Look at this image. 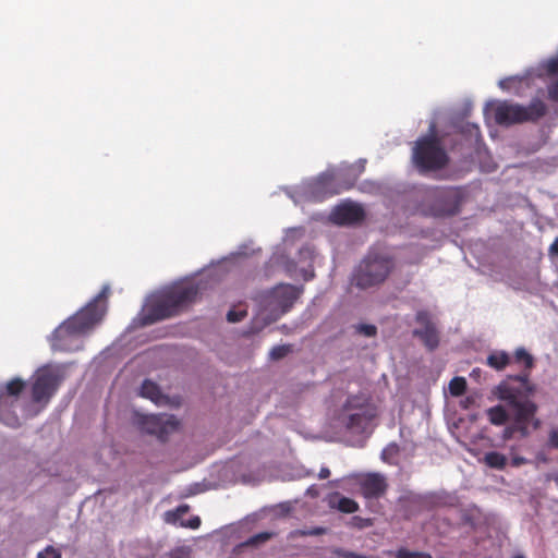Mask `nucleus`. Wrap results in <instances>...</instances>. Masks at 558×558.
I'll list each match as a JSON object with an SVG mask.
<instances>
[{
	"instance_id": "28",
	"label": "nucleus",
	"mask_w": 558,
	"mask_h": 558,
	"mask_svg": "<svg viewBox=\"0 0 558 558\" xmlns=\"http://www.w3.org/2000/svg\"><path fill=\"white\" fill-rule=\"evenodd\" d=\"M357 329L362 335L366 337H374L377 333V328L374 325L362 324Z\"/></svg>"
},
{
	"instance_id": "6",
	"label": "nucleus",
	"mask_w": 558,
	"mask_h": 558,
	"mask_svg": "<svg viewBox=\"0 0 558 558\" xmlns=\"http://www.w3.org/2000/svg\"><path fill=\"white\" fill-rule=\"evenodd\" d=\"M393 266V259L388 254L371 251L355 268L352 283L363 290L378 286L388 278Z\"/></svg>"
},
{
	"instance_id": "33",
	"label": "nucleus",
	"mask_w": 558,
	"mask_h": 558,
	"mask_svg": "<svg viewBox=\"0 0 558 558\" xmlns=\"http://www.w3.org/2000/svg\"><path fill=\"white\" fill-rule=\"evenodd\" d=\"M545 69L548 74H556L558 73V58L550 59L546 65Z\"/></svg>"
},
{
	"instance_id": "11",
	"label": "nucleus",
	"mask_w": 558,
	"mask_h": 558,
	"mask_svg": "<svg viewBox=\"0 0 558 558\" xmlns=\"http://www.w3.org/2000/svg\"><path fill=\"white\" fill-rule=\"evenodd\" d=\"M179 421L174 415H142L138 420L141 429L147 434L155 435L161 441H165L169 434L179 428Z\"/></svg>"
},
{
	"instance_id": "19",
	"label": "nucleus",
	"mask_w": 558,
	"mask_h": 558,
	"mask_svg": "<svg viewBox=\"0 0 558 558\" xmlns=\"http://www.w3.org/2000/svg\"><path fill=\"white\" fill-rule=\"evenodd\" d=\"M141 396L150 399L155 403H158L162 398L159 386L148 379L144 380L141 386Z\"/></svg>"
},
{
	"instance_id": "3",
	"label": "nucleus",
	"mask_w": 558,
	"mask_h": 558,
	"mask_svg": "<svg viewBox=\"0 0 558 558\" xmlns=\"http://www.w3.org/2000/svg\"><path fill=\"white\" fill-rule=\"evenodd\" d=\"M198 292L196 284L183 282L151 294L141 312V324L147 326L177 316L196 300Z\"/></svg>"
},
{
	"instance_id": "4",
	"label": "nucleus",
	"mask_w": 558,
	"mask_h": 558,
	"mask_svg": "<svg viewBox=\"0 0 558 558\" xmlns=\"http://www.w3.org/2000/svg\"><path fill=\"white\" fill-rule=\"evenodd\" d=\"M546 106L539 99H534L529 106L511 104L508 101L488 102L485 111L494 116L495 122L502 126L517 123L535 122L546 114Z\"/></svg>"
},
{
	"instance_id": "31",
	"label": "nucleus",
	"mask_w": 558,
	"mask_h": 558,
	"mask_svg": "<svg viewBox=\"0 0 558 558\" xmlns=\"http://www.w3.org/2000/svg\"><path fill=\"white\" fill-rule=\"evenodd\" d=\"M547 446L549 448L558 449V428H553L549 432Z\"/></svg>"
},
{
	"instance_id": "2",
	"label": "nucleus",
	"mask_w": 558,
	"mask_h": 558,
	"mask_svg": "<svg viewBox=\"0 0 558 558\" xmlns=\"http://www.w3.org/2000/svg\"><path fill=\"white\" fill-rule=\"evenodd\" d=\"M534 391L535 387L529 380V374L509 376L497 387V396L509 405L521 437H527L531 427L533 430L541 427V421L535 416L538 407L529 399Z\"/></svg>"
},
{
	"instance_id": "25",
	"label": "nucleus",
	"mask_w": 558,
	"mask_h": 558,
	"mask_svg": "<svg viewBox=\"0 0 558 558\" xmlns=\"http://www.w3.org/2000/svg\"><path fill=\"white\" fill-rule=\"evenodd\" d=\"M246 316V311L230 310L227 314V320L229 323L241 322Z\"/></svg>"
},
{
	"instance_id": "35",
	"label": "nucleus",
	"mask_w": 558,
	"mask_h": 558,
	"mask_svg": "<svg viewBox=\"0 0 558 558\" xmlns=\"http://www.w3.org/2000/svg\"><path fill=\"white\" fill-rule=\"evenodd\" d=\"M548 96L551 100L558 102V80L548 87Z\"/></svg>"
},
{
	"instance_id": "41",
	"label": "nucleus",
	"mask_w": 558,
	"mask_h": 558,
	"mask_svg": "<svg viewBox=\"0 0 558 558\" xmlns=\"http://www.w3.org/2000/svg\"><path fill=\"white\" fill-rule=\"evenodd\" d=\"M395 450H396V448H395V447H389V448L384 449V450H383V452H381V458H383L385 461H387V460H388V456H390V453H391L392 451H395Z\"/></svg>"
},
{
	"instance_id": "37",
	"label": "nucleus",
	"mask_w": 558,
	"mask_h": 558,
	"mask_svg": "<svg viewBox=\"0 0 558 558\" xmlns=\"http://www.w3.org/2000/svg\"><path fill=\"white\" fill-rule=\"evenodd\" d=\"M199 525H201V519H199V517H194V518H192V519H191V520L185 524V526H187V527H190V529H193V530L198 529V527H199Z\"/></svg>"
},
{
	"instance_id": "46",
	"label": "nucleus",
	"mask_w": 558,
	"mask_h": 558,
	"mask_svg": "<svg viewBox=\"0 0 558 558\" xmlns=\"http://www.w3.org/2000/svg\"><path fill=\"white\" fill-rule=\"evenodd\" d=\"M505 83H506V81H500V83H499L500 87L505 88L506 87Z\"/></svg>"
},
{
	"instance_id": "45",
	"label": "nucleus",
	"mask_w": 558,
	"mask_h": 558,
	"mask_svg": "<svg viewBox=\"0 0 558 558\" xmlns=\"http://www.w3.org/2000/svg\"><path fill=\"white\" fill-rule=\"evenodd\" d=\"M421 558H432L429 554L421 553Z\"/></svg>"
},
{
	"instance_id": "48",
	"label": "nucleus",
	"mask_w": 558,
	"mask_h": 558,
	"mask_svg": "<svg viewBox=\"0 0 558 558\" xmlns=\"http://www.w3.org/2000/svg\"><path fill=\"white\" fill-rule=\"evenodd\" d=\"M512 558H525L523 555H515L514 557Z\"/></svg>"
},
{
	"instance_id": "16",
	"label": "nucleus",
	"mask_w": 558,
	"mask_h": 558,
	"mask_svg": "<svg viewBox=\"0 0 558 558\" xmlns=\"http://www.w3.org/2000/svg\"><path fill=\"white\" fill-rule=\"evenodd\" d=\"M328 504L330 508L337 509L342 513H354L359 510V504L355 500L340 496L338 493L329 497Z\"/></svg>"
},
{
	"instance_id": "10",
	"label": "nucleus",
	"mask_w": 558,
	"mask_h": 558,
	"mask_svg": "<svg viewBox=\"0 0 558 558\" xmlns=\"http://www.w3.org/2000/svg\"><path fill=\"white\" fill-rule=\"evenodd\" d=\"M448 162L446 150L436 140L421 137V174L441 170Z\"/></svg>"
},
{
	"instance_id": "5",
	"label": "nucleus",
	"mask_w": 558,
	"mask_h": 558,
	"mask_svg": "<svg viewBox=\"0 0 558 558\" xmlns=\"http://www.w3.org/2000/svg\"><path fill=\"white\" fill-rule=\"evenodd\" d=\"M352 168L342 170H327L305 186V196L312 202H323L353 187L357 174L351 175Z\"/></svg>"
},
{
	"instance_id": "32",
	"label": "nucleus",
	"mask_w": 558,
	"mask_h": 558,
	"mask_svg": "<svg viewBox=\"0 0 558 558\" xmlns=\"http://www.w3.org/2000/svg\"><path fill=\"white\" fill-rule=\"evenodd\" d=\"M518 432L517 424L513 422V425L507 426L502 432V439L509 440L513 437L514 433Z\"/></svg>"
},
{
	"instance_id": "22",
	"label": "nucleus",
	"mask_w": 558,
	"mask_h": 558,
	"mask_svg": "<svg viewBox=\"0 0 558 558\" xmlns=\"http://www.w3.org/2000/svg\"><path fill=\"white\" fill-rule=\"evenodd\" d=\"M514 361L517 363H523L524 364L525 371L522 374H529L530 375V371L534 366V359L524 348H519V349L515 350V352H514Z\"/></svg>"
},
{
	"instance_id": "20",
	"label": "nucleus",
	"mask_w": 558,
	"mask_h": 558,
	"mask_svg": "<svg viewBox=\"0 0 558 558\" xmlns=\"http://www.w3.org/2000/svg\"><path fill=\"white\" fill-rule=\"evenodd\" d=\"M486 413L489 422L496 426L504 425L509 420V414L502 405L492 407Z\"/></svg>"
},
{
	"instance_id": "1",
	"label": "nucleus",
	"mask_w": 558,
	"mask_h": 558,
	"mask_svg": "<svg viewBox=\"0 0 558 558\" xmlns=\"http://www.w3.org/2000/svg\"><path fill=\"white\" fill-rule=\"evenodd\" d=\"M109 293V287L104 286L89 303L56 328L50 337L51 348L66 352L78 350L81 337L90 331L105 316Z\"/></svg>"
},
{
	"instance_id": "13",
	"label": "nucleus",
	"mask_w": 558,
	"mask_h": 558,
	"mask_svg": "<svg viewBox=\"0 0 558 558\" xmlns=\"http://www.w3.org/2000/svg\"><path fill=\"white\" fill-rule=\"evenodd\" d=\"M386 477L379 473H369L360 481V489L366 499L379 498L387 492Z\"/></svg>"
},
{
	"instance_id": "18",
	"label": "nucleus",
	"mask_w": 558,
	"mask_h": 558,
	"mask_svg": "<svg viewBox=\"0 0 558 558\" xmlns=\"http://www.w3.org/2000/svg\"><path fill=\"white\" fill-rule=\"evenodd\" d=\"M510 356L505 351H496L487 356V365L496 371H502L510 364Z\"/></svg>"
},
{
	"instance_id": "21",
	"label": "nucleus",
	"mask_w": 558,
	"mask_h": 558,
	"mask_svg": "<svg viewBox=\"0 0 558 558\" xmlns=\"http://www.w3.org/2000/svg\"><path fill=\"white\" fill-rule=\"evenodd\" d=\"M484 462L492 469L504 470L507 465V457L497 451L487 452Z\"/></svg>"
},
{
	"instance_id": "36",
	"label": "nucleus",
	"mask_w": 558,
	"mask_h": 558,
	"mask_svg": "<svg viewBox=\"0 0 558 558\" xmlns=\"http://www.w3.org/2000/svg\"><path fill=\"white\" fill-rule=\"evenodd\" d=\"M412 162L418 167V140L412 142Z\"/></svg>"
},
{
	"instance_id": "43",
	"label": "nucleus",
	"mask_w": 558,
	"mask_h": 558,
	"mask_svg": "<svg viewBox=\"0 0 558 558\" xmlns=\"http://www.w3.org/2000/svg\"><path fill=\"white\" fill-rule=\"evenodd\" d=\"M324 533H325V529L324 527H316L313 531H311L308 534H311V535H322Z\"/></svg>"
},
{
	"instance_id": "24",
	"label": "nucleus",
	"mask_w": 558,
	"mask_h": 558,
	"mask_svg": "<svg viewBox=\"0 0 558 558\" xmlns=\"http://www.w3.org/2000/svg\"><path fill=\"white\" fill-rule=\"evenodd\" d=\"M290 351V345H276L270 350L269 355L271 360L278 361L283 359Z\"/></svg>"
},
{
	"instance_id": "38",
	"label": "nucleus",
	"mask_w": 558,
	"mask_h": 558,
	"mask_svg": "<svg viewBox=\"0 0 558 558\" xmlns=\"http://www.w3.org/2000/svg\"><path fill=\"white\" fill-rule=\"evenodd\" d=\"M526 463V459L524 457H513L511 460V464L513 466H520Z\"/></svg>"
},
{
	"instance_id": "23",
	"label": "nucleus",
	"mask_w": 558,
	"mask_h": 558,
	"mask_svg": "<svg viewBox=\"0 0 558 558\" xmlns=\"http://www.w3.org/2000/svg\"><path fill=\"white\" fill-rule=\"evenodd\" d=\"M466 390V380L464 377H453L449 383V391L453 397L462 396Z\"/></svg>"
},
{
	"instance_id": "15",
	"label": "nucleus",
	"mask_w": 558,
	"mask_h": 558,
	"mask_svg": "<svg viewBox=\"0 0 558 558\" xmlns=\"http://www.w3.org/2000/svg\"><path fill=\"white\" fill-rule=\"evenodd\" d=\"M421 341L430 351L435 350L440 341L436 324L429 320L426 313L423 312H421Z\"/></svg>"
},
{
	"instance_id": "44",
	"label": "nucleus",
	"mask_w": 558,
	"mask_h": 558,
	"mask_svg": "<svg viewBox=\"0 0 558 558\" xmlns=\"http://www.w3.org/2000/svg\"><path fill=\"white\" fill-rule=\"evenodd\" d=\"M187 509H189V507H187V506H180V507H178V509H177V510H178V512L184 513V512H186V511H187Z\"/></svg>"
},
{
	"instance_id": "27",
	"label": "nucleus",
	"mask_w": 558,
	"mask_h": 558,
	"mask_svg": "<svg viewBox=\"0 0 558 558\" xmlns=\"http://www.w3.org/2000/svg\"><path fill=\"white\" fill-rule=\"evenodd\" d=\"M162 558H189V553L183 547H177L167 553Z\"/></svg>"
},
{
	"instance_id": "40",
	"label": "nucleus",
	"mask_w": 558,
	"mask_h": 558,
	"mask_svg": "<svg viewBox=\"0 0 558 558\" xmlns=\"http://www.w3.org/2000/svg\"><path fill=\"white\" fill-rule=\"evenodd\" d=\"M329 476H330V470L328 468H322L318 473V477L320 480H325V478H328Z\"/></svg>"
},
{
	"instance_id": "39",
	"label": "nucleus",
	"mask_w": 558,
	"mask_h": 558,
	"mask_svg": "<svg viewBox=\"0 0 558 558\" xmlns=\"http://www.w3.org/2000/svg\"><path fill=\"white\" fill-rule=\"evenodd\" d=\"M549 254L558 257V238H556L553 244L549 246Z\"/></svg>"
},
{
	"instance_id": "12",
	"label": "nucleus",
	"mask_w": 558,
	"mask_h": 558,
	"mask_svg": "<svg viewBox=\"0 0 558 558\" xmlns=\"http://www.w3.org/2000/svg\"><path fill=\"white\" fill-rule=\"evenodd\" d=\"M429 195L434 197V203L430 205L428 210V214L432 216L449 217L459 211V201L456 193L451 190H425L424 199Z\"/></svg>"
},
{
	"instance_id": "7",
	"label": "nucleus",
	"mask_w": 558,
	"mask_h": 558,
	"mask_svg": "<svg viewBox=\"0 0 558 558\" xmlns=\"http://www.w3.org/2000/svg\"><path fill=\"white\" fill-rule=\"evenodd\" d=\"M302 293V289L296 288L289 283H280L271 290L265 292L262 298V303L274 311H279L280 314L289 312L294 302Z\"/></svg>"
},
{
	"instance_id": "17",
	"label": "nucleus",
	"mask_w": 558,
	"mask_h": 558,
	"mask_svg": "<svg viewBox=\"0 0 558 558\" xmlns=\"http://www.w3.org/2000/svg\"><path fill=\"white\" fill-rule=\"evenodd\" d=\"M24 388L25 383L20 378H14L7 384L5 395H0V415H2L3 408L7 404V397H19Z\"/></svg>"
},
{
	"instance_id": "34",
	"label": "nucleus",
	"mask_w": 558,
	"mask_h": 558,
	"mask_svg": "<svg viewBox=\"0 0 558 558\" xmlns=\"http://www.w3.org/2000/svg\"><path fill=\"white\" fill-rule=\"evenodd\" d=\"M397 558H418V551H410L408 549H399L396 554Z\"/></svg>"
},
{
	"instance_id": "47",
	"label": "nucleus",
	"mask_w": 558,
	"mask_h": 558,
	"mask_svg": "<svg viewBox=\"0 0 558 558\" xmlns=\"http://www.w3.org/2000/svg\"><path fill=\"white\" fill-rule=\"evenodd\" d=\"M413 336H418V330L417 329L413 330Z\"/></svg>"
},
{
	"instance_id": "29",
	"label": "nucleus",
	"mask_w": 558,
	"mask_h": 558,
	"mask_svg": "<svg viewBox=\"0 0 558 558\" xmlns=\"http://www.w3.org/2000/svg\"><path fill=\"white\" fill-rule=\"evenodd\" d=\"M269 537H270L269 533H259V534H256V535L250 537L248 541L246 542V545L254 546V545H257L259 543L267 541Z\"/></svg>"
},
{
	"instance_id": "26",
	"label": "nucleus",
	"mask_w": 558,
	"mask_h": 558,
	"mask_svg": "<svg viewBox=\"0 0 558 558\" xmlns=\"http://www.w3.org/2000/svg\"><path fill=\"white\" fill-rule=\"evenodd\" d=\"M352 523L357 529H365L373 525V520L355 515L352 518Z\"/></svg>"
},
{
	"instance_id": "30",
	"label": "nucleus",
	"mask_w": 558,
	"mask_h": 558,
	"mask_svg": "<svg viewBox=\"0 0 558 558\" xmlns=\"http://www.w3.org/2000/svg\"><path fill=\"white\" fill-rule=\"evenodd\" d=\"M38 558H61V554L51 546L38 554Z\"/></svg>"
},
{
	"instance_id": "14",
	"label": "nucleus",
	"mask_w": 558,
	"mask_h": 558,
	"mask_svg": "<svg viewBox=\"0 0 558 558\" xmlns=\"http://www.w3.org/2000/svg\"><path fill=\"white\" fill-rule=\"evenodd\" d=\"M332 216L339 225L355 223L364 219V210L356 204H343L336 208Z\"/></svg>"
},
{
	"instance_id": "9",
	"label": "nucleus",
	"mask_w": 558,
	"mask_h": 558,
	"mask_svg": "<svg viewBox=\"0 0 558 558\" xmlns=\"http://www.w3.org/2000/svg\"><path fill=\"white\" fill-rule=\"evenodd\" d=\"M61 381L62 376L58 372L49 367L39 369L32 385V400L35 403L47 404L57 392Z\"/></svg>"
},
{
	"instance_id": "8",
	"label": "nucleus",
	"mask_w": 558,
	"mask_h": 558,
	"mask_svg": "<svg viewBox=\"0 0 558 558\" xmlns=\"http://www.w3.org/2000/svg\"><path fill=\"white\" fill-rule=\"evenodd\" d=\"M344 410L355 411L350 413L345 426L353 432L364 430L375 417V409L364 397L351 396L344 403Z\"/></svg>"
},
{
	"instance_id": "42",
	"label": "nucleus",
	"mask_w": 558,
	"mask_h": 558,
	"mask_svg": "<svg viewBox=\"0 0 558 558\" xmlns=\"http://www.w3.org/2000/svg\"><path fill=\"white\" fill-rule=\"evenodd\" d=\"M304 280L308 281L314 278V271L313 270H305L303 274Z\"/></svg>"
}]
</instances>
